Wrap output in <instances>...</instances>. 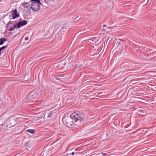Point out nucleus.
<instances>
[{
  "label": "nucleus",
  "instance_id": "1",
  "mask_svg": "<svg viewBox=\"0 0 156 156\" xmlns=\"http://www.w3.org/2000/svg\"><path fill=\"white\" fill-rule=\"evenodd\" d=\"M62 121L64 125L68 127H79L83 121V116L74 112L69 116L64 117Z\"/></svg>",
  "mask_w": 156,
  "mask_h": 156
},
{
  "label": "nucleus",
  "instance_id": "23",
  "mask_svg": "<svg viewBox=\"0 0 156 156\" xmlns=\"http://www.w3.org/2000/svg\"><path fill=\"white\" fill-rule=\"evenodd\" d=\"M1 49H0V54H1Z\"/></svg>",
  "mask_w": 156,
  "mask_h": 156
},
{
  "label": "nucleus",
  "instance_id": "4",
  "mask_svg": "<svg viewBox=\"0 0 156 156\" xmlns=\"http://www.w3.org/2000/svg\"><path fill=\"white\" fill-rule=\"evenodd\" d=\"M40 97V94L37 92H32L30 93L28 97V99L30 102L36 101L37 99Z\"/></svg>",
  "mask_w": 156,
  "mask_h": 156
},
{
  "label": "nucleus",
  "instance_id": "22",
  "mask_svg": "<svg viewBox=\"0 0 156 156\" xmlns=\"http://www.w3.org/2000/svg\"><path fill=\"white\" fill-rule=\"evenodd\" d=\"M106 25H103V27H106Z\"/></svg>",
  "mask_w": 156,
  "mask_h": 156
},
{
  "label": "nucleus",
  "instance_id": "18",
  "mask_svg": "<svg viewBox=\"0 0 156 156\" xmlns=\"http://www.w3.org/2000/svg\"><path fill=\"white\" fill-rule=\"evenodd\" d=\"M24 8H25V7H26L27 8H28V10H30V9H30V7L29 5L26 6V5H25L24 6Z\"/></svg>",
  "mask_w": 156,
  "mask_h": 156
},
{
  "label": "nucleus",
  "instance_id": "17",
  "mask_svg": "<svg viewBox=\"0 0 156 156\" xmlns=\"http://www.w3.org/2000/svg\"><path fill=\"white\" fill-rule=\"evenodd\" d=\"M65 30V28L64 27H62V29L60 30L59 32H61L62 31H64Z\"/></svg>",
  "mask_w": 156,
  "mask_h": 156
},
{
  "label": "nucleus",
  "instance_id": "14",
  "mask_svg": "<svg viewBox=\"0 0 156 156\" xmlns=\"http://www.w3.org/2000/svg\"><path fill=\"white\" fill-rule=\"evenodd\" d=\"M21 22L22 23V24H23V26H24L26 25L27 24V22L24 20H23L22 21H21Z\"/></svg>",
  "mask_w": 156,
  "mask_h": 156
},
{
  "label": "nucleus",
  "instance_id": "5",
  "mask_svg": "<svg viewBox=\"0 0 156 156\" xmlns=\"http://www.w3.org/2000/svg\"><path fill=\"white\" fill-rule=\"evenodd\" d=\"M11 15H9V17H12V19L14 20L16 18L19 17L20 15L17 12V10L15 9L14 10H12L11 12Z\"/></svg>",
  "mask_w": 156,
  "mask_h": 156
},
{
  "label": "nucleus",
  "instance_id": "7",
  "mask_svg": "<svg viewBox=\"0 0 156 156\" xmlns=\"http://www.w3.org/2000/svg\"><path fill=\"white\" fill-rule=\"evenodd\" d=\"M111 28L110 27H106L105 28L103 29V30L104 31L103 34H104L106 33H108L111 31Z\"/></svg>",
  "mask_w": 156,
  "mask_h": 156
},
{
  "label": "nucleus",
  "instance_id": "10",
  "mask_svg": "<svg viewBox=\"0 0 156 156\" xmlns=\"http://www.w3.org/2000/svg\"><path fill=\"white\" fill-rule=\"evenodd\" d=\"M16 27H17L15 25H13V26L11 28H10L9 29V31H12V30H15V29Z\"/></svg>",
  "mask_w": 156,
  "mask_h": 156
},
{
  "label": "nucleus",
  "instance_id": "2",
  "mask_svg": "<svg viewBox=\"0 0 156 156\" xmlns=\"http://www.w3.org/2000/svg\"><path fill=\"white\" fill-rule=\"evenodd\" d=\"M31 1L33 2L31 3L30 8L34 11H37L40 9V4H41L39 0H33Z\"/></svg>",
  "mask_w": 156,
  "mask_h": 156
},
{
  "label": "nucleus",
  "instance_id": "13",
  "mask_svg": "<svg viewBox=\"0 0 156 156\" xmlns=\"http://www.w3.org/2000/svg\"><path fill=\"white\" fill-rule=\"evenodd\" d=\"M13 25L14 24H12L10 22H9L8 23V26H7L8 28H11L13 26Z\"/></svg>",
  "mask_w": 156,
  "mask_h": 156
},
{
  "label": "nucleus",
  "instance_id": "20",
  "mask_svg": "<svg viewBox=\"0 0 156 156\" xmlns=\"http://www.w3.org/2000/svg\"><path fill=\"white\" fill-rule=\"evenodd\" d=\"M102 154L104 156L106 154L105 153H102Z\"/></svg>",
  "mask_w": 156,
  "mask_h": 156
},
{
  "label": "nucleus",
  "instance_id": "12",
  "mask_svg": "<svg viewBox=\"0 0 156 156\" xmlns=\"http://www.w3.org/2000/svg\"><path fill=\"white\" fill-rule=\"evenodd\" d=\"M23 26V24H22V23L21 22V21L19 22L17 24V27L18 28H20L21 27Z\"/></svg>",
  "mask_w": 156,
  "mask_h": 156
},
{
  "label": "nucleus",
  "instance_id": "19",
  "mask_svg": "<svg viewBox=\"0 0 156 156\" xmlns=\"http://www.w3.org/2000/svg\"><path fill=\"white\" fill-rule=\"evenodd\" d=\"M25 39L26 40H28L29 39V37H25Z\"/></svg>",
  "mask_w": 156,
  "mask_h": 156
},
{
  "label": "nucleus",
  "instance_id": "24",
  "mask_svg": "<svg viewBox=\"0 0 156 156\" xmlns=\"http://www.w3.org/2000/svg\"><path fill=\"white\" fill-rule=\"evenodd\" d=\"M66 25L65 26V27H66Z\"/></svg>",
  "mask_w": 156,
  "mask_h": 156
},
{
  "label": "nucleus",
  "instance_id": "15",
  "mask_svg": "<svg viewBox=\"0 0 156 156\" xmlns=\"http://www.w3.org/2000/svg\"><path fill=\"white\" fill-rule=\"evenodd\" d=\"M6 47H7V46H3L2 47L0 48V49H1V50L2 51L3 49H5V48H6Z\"/></svg>",
  "mask_w": 156,
  "mask_h": 156
},
{
  "label": "nucleus",
  "instance_id": "3",
  "mask_svg": "<svg viewBox=\"0 0 156 156\" xmlns=\"http://www.w3.org/2000/svg\"><path fill=\"white\" fill-rule=\"evenodd\" d=\"M68 64V63L67 64L65 61L62 60L57 64H55V66H56L55 69L57 70H60L62 69H64L63 70H66L68 67L67 66Z\"/></svg>",
  "mask_w": 156,
  "mask_h": 156
},
{
  "label": "nucleus",
  "instance_id": "8",
  "mask_svg": "<svg viewBox=\"0 0 156 156\" xmlns=\"http://www.w3.org/2000/svg\"><path fill=\"white\" fill-rule=\"evenodd\" d=\"M52 113L51 112L50 113L48 114L46 113L45 114V117H46L47 118H51L52 117Z\"/></svg>",
  "mask_w": 156,
  "mask_h": 156
},
{
  "label": "nucleus",
  "instance_id": "16",
  "mask_svg": "<svg viewBox=\"0 0 156 156\" xmlns=\"http://www.w3.org/2000/svg\"><path fill=\"white\" fill-rule=\"evenodd\" d=\"M81 66H82V64H76L75 65V66L76 68H78V67Z\"/></svg>",
  "mask_w": 156,
  "mask_h": 156
},
{
  "label": "nucleus",
  "instance_id": "21",
  "mask_svg": "<svg viewBox=\"0 0 156 156\" xmlns=\"http://www.w3.org/2000/svg\"><path fill=\"white\" fill-rule=\"evenodd\" d=\"M71 154L72 155H73L74 154V153L73 152H72L71 153Z\"/></svg>",
  "mask_w": 156,
  "mask_h": 156
},
{
  "label": "nucleus",
  "instance_id": "11",
  "mask_svg": "<svg viewBox=\"0 0 156 156\" xmlns=\"http://www.w3.org/2000/svg\"><path fill=\"white\" fill-rule=\"evenodd\" d=\"M27 131L32 134H34L35 133V130L33 129H28L27 130Z\"/></svg>",
  "mask_w": 156,
  "mask_h": 156
},
{
  "label": "nucleus",
  "instance_id": "9",
  "mask_svg": "<svg viewBox=\"0 0 156 156\" xmlns=\"http://www.w3.org/2000/svg\"><path fill=\"white\" fill-rule=\"evenodd\" d=\"M0 40V45L4 43V42L6 41V39L4 38H1Z\"/></svg>",
  "mask_w": 156,
  "mask_h": 156
},
{
  "label": "nucleus",
  "instance_id": "6",
  "mask_svg": "<svg viewBox=\"0 0 156 156\" xmlns=\"http://www.w3.org/2000/svg\"><path fill=\"white\" fill-rule=\"evenodd\" d=\"M90 42L92 43L93 44H94V43H97V42H98L99 43H100L101 42L100 40H99L97 38H96V37H93L91 39L89 40Z\"/></svg>",
  "mask_w": 156,
  "mask_h": 156
}]
</instances>
